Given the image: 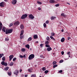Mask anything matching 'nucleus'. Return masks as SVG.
Here are the masks:
<instances>
[{"mask_svg": "<svg viewBox=\"0 0 77 77\" xmlns=\"http://www.w3.org/2000/svg\"><path fill=\"white\" fill-rule=\"evenodd\" d=\"M13 31V29H6V32H5L6 34H9V33H11Z\"/></svg>", "mask_w": 77, "mask_h": 77, "instance_id": "nucleus-1", "label": "nucleus"}, {"mask_svg": "<svg viewBox=\"0 0 77 77\" xmlns=\"http://www.w3.org/2000/svg\"><path fill=\"white\" fill-rule=\"evenodd\" d=\"M35 57V55L33 54H31L29 55V57H28V59H29L30 60H32L33 58Z\"/></svg>", "mask_w": 77, "mask_h": 77, "instance_id": "nucleus-2", "label": "nucleus"}, {"mask_svg": "<svg viewBox=\"0 0 77 77\" xmlns=\"http://www.w3.org/2000/svg\"><path fill=\"white\" fill-rule=\"evenodd\" d=\"M27 17V14H23L22 15V16L21 17V19H22V20H23V19H24L25 18H26V17Z\"/></svg>", "mask_w": 77, "mask_h": 77, "instance_id": "nucleus-3", "label": "nucleus"}, {"mask_svg": "<svg viewBox=\"0 0 77 77\" xmlns=\"http://www.w3.org/2000/svg\"><path fill=\"white\" fill-rule=\"evenodd\" d=\"M29 18L31 20H33L35 18V17L32 14H31L29 15Z\"/></svg>", "mask_w": 77, "mask_h": 77, "instance_id": "nucleus-4", "label": "nucleus"}, {"mask_svg": "<svg viewBox=\"0 0 77 77\" xmlns=\"http://www.w3.org/2000/svg\"><path fill=\"white\" fill-rule=\"evenodd\" d=\"M5 2H2L0 3V6L1 7H5Z\"/></svg>", "mask_w": 77, "mask_h": 77, "instance_id": "nucleus-5", "label": "nucleus"}, {"mask_svg": "<svg viewBox=\"0 0 77 77\" xmlns=\"http://www.w3.org/2000/svg\"><path fill=\"white\" fill-rule=\"evenodd\" d=\"M20 24V22L18 21H17L16 22H15L14 23V26H18Z\"/></svg>", "mask_w": 77, "mask_h": 77, "instance_id": "nucleus-6", "label": "nucleus"}, {"mask_svg": "<svg viewBox=\"0 0 77 77\" xmlns=\"http://www.w3.org/2000/svg\"><path fill=\"white\" fill-rule=\"evenodd\" d=\"M17 0H14L12 1L11 3H12L13 5H15V4L17 3Z\"/></svg>", "mask_w": 77, "mask_h": 77, "instance_id": "nucleus-7", "label": "nucleus"}, {"mask_svg": "<svg viewBox=\"0 0 77 77\" xmlns=\"http://www.w3.org/2000/svg\"><path fill=\"white\" fill-rule=\"evenodd\" d=\"M14 57V55H11L9 57V58L10 59L9 61H11L13 58Z\"/></svg>", "mask_w": 77, "mask_h": 77, "instance_id": "nucleus-8", "label": "nucleus"}, {"mask_svg": "<svg viewBox=\"0 0 77 77\" xmlns=\"http://www.w3.org/2000/svg\"><path fill=\"white\" fill-rule=\"evenodd\" d=\"M14 74H15L16 75H18V74L19 73V72L18 70H17L14 72Z\"/></svg>", "mask_w": 77, "mask_h": 77, "instance_id": "nucleus-9", "label": "nucleus"}, {"mask_svg": "<svg viewBox=\"0 0 77 77\" xmlns=\"http://www.w3.org/2000/svg\"><path fill=\"white\" fill-rule=\"evenodd\" d=\"M6 28H5V27H3L2 29V31L4 32H6Z\"/></svg>", "mask_w": 77, "mask_h": 77, "instance_id": "nucleus-10", "label": "nucleus"}, {"mask_svg": "<svg viewBox=\"0 0 77 77\" xmlns=\"http://www.w3.org/2000/svg\"><path fill=\"white\" fill-rule=\"evenodd\" d=\"M52 50V48H51L49 47V48H47V50L48 51H50L51 50Z\"/></svg>", "mask_w": 77, "mask_h": 77, "instance_id": "nucleus-11", "label": "nucleus"}, {"mask_svg": "<svg viewBox=\"0 0 77 77\" xmlns=\"http://www.w3.org/2000/svg\"><path fill=\"white\" fill-rule=\"evenodd\" d=\"M24 25L23 24H21L20 26V28L22 30H23L24 29Z\"/></svg>", "mask_w": 77, "mask_h": 77, "instance_id": "nucleus-12", "label": "nucleus"}, {"mask_svg": "<svg viewBox=\"0 0 77 77\" xmlns=\"http://www.w3.org/2000/svg\"><path fill=\"white\" fill-rule=\"evenodd\" d=\"M55 2L54 0H50L49 3H54Z\"/></svg>", "mask_w": 77, "mask_h": 77, "instance_id": "nucleus-13", "label": "nucleus"}, {"mask_svg": "<svg viewBox=\"0 0 77 77\" xmlns=\"http://www.w3.org/2000/svg\"><path fill=\"white\" fill-rule=\"evenodd\" d=\"M56 18V17L52 16V17H51V20H54Z\"/></svg>", "mask_w": 77, "mask_h": 77, "instance_id": "nucleus-14", "label": "nucleus"}, {"mask_svg": "<svg viewBox=\"0 0 77 77\" xmlns=\"http://www.w3.org/2000/svg\"><path fill=\"white\" fill-rule=\"evenodd\" d=\"M38 35H35L33 36V38L34 39H36L38 38Z\"/></svg>", "mask_w": 77, "mask_h": 77, "instance_id": "nucleus-15", "label": "nucleus"}, {"mask_svg": "<svg viewBox=\"0 0 77 77\" xmlns=\"http://www.w3.org/2000/svg\"><path fill=\"white\" fill-rule=\"evenodd\" d=\"M61 41L62 42H63L65 41V38L63 37L61 40Z\"/></svg>", "mask_w": 77, "mask_h": 77, "instance_id": "nucleus-16", "label": "nucleus"}, {"mask_svg": "<svg viewBox=\"0 0 77 77\" xmlns=\"http://www.w3.org/2000/svg\"><path fill=\"white\" fill-rule=\"evenodd\" d=\"M32 37H30L29 38H28L27 42H29V41H31L32 40Z\"/></svg>", "mask_w": 77, "mask_h": 77, "instance_id": "nucleus-17", "label": "nucleus"}, {"mask_svg": "<svg viewBox=\"0 0 77 77\" xmlns=\"http://www.w3.org/2000/svg\"><path fill=\"white\" fill-rule=\"evenodd\" d=\"M24 33V30H22L21 31V33L20 34V35L21 36V35H23Z\"/></svg>", "mask_w": 77, "mask_h": 77, "instance_id": "nucleus-18", "label": "nucleus"}, {"mask_svg": "<svg viewBox=\"0 0 77 77\" xmlns=\"http://www.w3.org/2000/svg\"><path fill=\"white\" fill-rule=\"evenodd\" d=\"M32 70H33L32 68H30L28 69V71H29V72H32Z\"/></svg>", "mask_w": 77, "mask_h": 77, "instance_id": "nucleus-19", "label": "nucleus"}, {"mask_svg": "<svg viewBox=\"0 0 77 77\" xmlns=\"http://www.w3.org/2000/svg\"><path fill=\"white\" fill-rule=\"evenodd\" d=\"M45 44L46 45H49V42L48 41L45 42Z\"/></svg>", "mask_w": 77, "mask_h": 77, "instance_id": "nucleus-20", "label": "nucleus"}, {"mask_svg": "<svg viewBox=\"0 0 77 77\" xmlns=\"http://www.w3.org/2000/svg\"><path fill=\"white\" fill-rule=\"evenodd\" d=\"M25 47L26 48H27L28 49H29V48H30V45H26Z\"/></svg>", "mask_w": 77, "mask_h": 77, "instance_id": "nucleus-21", "label": "nucleus"}, {"mask_svg": "<svg viewBox=\"0 0 77 77\" xmlns=\"http://www.w3.org/2000/svg\"><path fill=\"white\" fill-rule=\"evenodd\" d=\"M50 38L51 39H52V40H53L54 41H56V40L54 38L53 36H50Z\"/></svg>", "mask_w": 77, "mask_h": 77, "instance_id": "nucleus-22", "label": "nucleus"}, {"mask_svg": "<svg viewBox=\"0 0 77 77\" xmlns=\"http://www.w3.org/2000/svg\"><path fill=\"white\" fill-rule=\"evenodd\" d=\"M57 64H55L53 66V68H55L56 67H57Z\"/></svg>", "mask_w": 77, "mask_h": 77, "instance_id": "nucleus-23", "label": "nucleus"}, {"mask_svg": "<svg viewBox=\"0 0 77 77\" xmlns=\"http://www.w3.org/2000/svg\"><path fill=\"white\" fill-rule=\"evenodd\" d=\"M21 51H23L24 52H25V51H26V49L24 48H23L21 49Z\"/></svg>", "mask_w": 77, "mask_h": 77, "instance_id": "nucleus-24", "label": "nucleus"}, {"mask_svg": "<svg viewBox=\"0 0 77 77\" xmlns=\"http://www.w3.org/2000/svg\"><path fill=\"white\" fill-rule=\"evenodd\" d=\"M8 69H9V67H7L5 68V70H6V71H8Z\"/></svg>", "mask_w": 77, "mask_h": 77, "instance_id": "nucleus-25", "label": "nucleus"}, {"mask_svg": "<svg viewBox=\"0 0 77 77\" xmlns=\"http://www.w3.org/2000/svg\"><path fill=\"white\" fill-rule=\"evenodd\" d=\"M5 62L4 61H2V63H1V64L2 65H4L5 66Z\"/></svg>", "mask_w": 77, "mask_h": 77, "instance_id": "nucleus-26", "label": "nucleus"}, {"mask_svg": "<svg viewBox=\"0 0 77 77\" xmlns=\"http://www.w3.org/2000/svg\"><path fill=\"white\" fill-rule=\"evenodd\" d=\"M43 26L44 27H47V24H46V23H44Z\"/></svg>", "mask_w": 77, "mask_h": 77, "instance_id": "nucleus-27", "label": "nucleus"}, {"mask_svg": "<svg viewBox=\"0 0 77 77\" xmlns=\"http://www.w3.org/2000/svg\"><path fill=\"white\" fill-rule=\"evenodd\" d=\"M42 70H43V71H45V70H46V68H45V67H43L42 68Z\"/></svg>", "mask_w": 77, "mask_h": 77, "instance_id": "nucleus-28", "label": "nucleus"}, {"mask_svg": "<svg viewBox=\"0 0 77 77\" xmlns=\"http://www.w3.org/2000/svg\"><path fill=\"white\" fill-rule=\"evenodd\" d=\"M37 3L38 4H39V5H41V4H42V3L40 2L37 1Z\"/></svg>", "mask_w": 77, "mask_h": 77, "instance_id": "nucleus-29", "label": "nucleus"}, {"mask_svg": "<svg viewBox=\"0 0 77 77\" xmlns=\"http://www.w3.org/2000/svg\"><path fill=\"white\" fill-rule=\"evenodd\" d=\"M44 45V44L41 43L40 44V46L41 47H43V46Z\"/></svg>", "mask_w": 77, "mask_h": 77, "instance_id": "nucleus-30", "label": "nucleus"}, {"mask_svg": "<svg viewBox=\"0 0 77 77\" xmlns=\"http://www.w3.org/2000/svg\"><path fill=\"white\" fill-rule=\"evenodd\" d=\"M14 65V63L13 62H11L10 63V66H13V65Z\"/></svg>", "mask_w": 77, "mask_h": 77, "instance_id": "nucleus-31", "label": "nucleus"}, {"mask_svg": "<svg viewBox=\"0 0 77 77\" xmlns=\"http://www.w3.org/2000/svg\"><path fill=\"white\" fill-rule=\"evenodd\" d=\"M49 39H50V37H49L48 36L46 38V40H47L48 41H49Z\"/></svg>", "mask_w": 77, "mask_h": 77, "instance_id": "nucleus-32", "label": "nucleus"}, {"mask_svg": "<svg viewBox=\"0 0 77 77\" xmlns=\"http://www.w3.org/2000/svg\"><path fill=\"white\" fill-rule=\"evenodd\" d=\"M13 26V23H11L9 25V27H11V26Z\"/></svg>", "mask_w": 77, "mask_h": 77, "instance_id": "nucleus-33", "label": "nucleus"}, {"mask_svg": "<svg viewBox=\"0 0 77 77\" xmlns=\"http://www.w3.org/2000/svg\"><path fill=\"white\" fill-rule=\"evenodd\" d=\"M51 36H54V33L53 32H52L51 33Z\"/></svg>", "mask_w": 77, "mask_h": 77, "instance_id": "nucleus-34", "label": "nucleus"}, {"mask_svg": "<svg viewBox=\"0 0 77 77\" xmlns=\"http://www.w3.org/2000/svg\"><path fill=\"white\" fill-rule=\"evenodd\" d=\"M45 47H49V48L50 47V46L48 45H45Z\"/></svg>", "mask_w": 77, "mask_h": 77, "instance_id": "nucleus-35", "label": "nucleus"}, {"mask_svg": "<svg viewBox=\"0 0 77 77\" xmlns=\"http://www.w3.org/2000/svg\"><path fill=\"white\" fill-rule=\"evenodd\" d=\"M48 72V70H45L44 72L45 74H47Z\"/></svg>", "mask_w": 77, "mask_h": 77, "instance_id": "nucleus-36", "label": "nucleus"}, {"mask_svg": "<svg viewBox=\"0 0 77 77\" xmlns=\"http://www.w3.org/2000/svg\"><path fill=\"white\" fill-rule=\"evenodd\" d=\"M8 74L9 76H11V74H12V73L11 72H8Z\"/></svg>", "mask_w": 77, "mask_h": 77, "instance_id": "nucleus-37", "label": "nucleus"}, {"mask_svg": "<svg viewBox=\"0 0 77 77\" xmlns=\"http://www.w3.org/2000/svg\"><path fill=\"white\" fill-rule=\"evenodd\" d=\"M56 63H57V62H56L55 61H54L53 62V65H54L55 64H56Z\"/></svg>", "mask_w": 77, "mask_h": 77, "instance_id": "nucleus-38", "label": "nucleus"}, {"mask_svg": "<svg viewBox=\"0 0 77 77\" xmlns=\"http://www.w3.org/2000/svg\"><path fill=\"white\" fill-rule=\"evenodd\" d=\"M3 54H0V58H1V57H2V56H3Z\"/></svg>", "mask_w": 77, "mask_h": 77, "instance_id": "nucleus-39", "label": "nucleus"}, {"mask_svg": "<svg viewBox=\"0 0 77 77\" xmlns=\"http://www.w3.org/2000/svg\"><path fill=\"white\" fill-rule=\"evenodd\" d=\"M2 60L3 61H5V57H3L2 58Z\"/></svg>", "mask_w": 77, "mask_h": 77, "instance_id": "nucleus-40", "label": "nucleus"}, {"mask_svg": "<svg viewBox=\"0 0 77 77\" xmlns=\"http://www.w3.org/2000/svg\"><path fill=\"white\" fill-rule=\"evenodd\" d=\"M5 41H8V40H9V38H5Z\"/></svg>", "mask_w": 77, "mask_h": 77, "instance_id": "nucleus-41", "label": "nucleus"}, {"mask_svg": "<svg viewBox=\"0 0 77 77\" xmlns=\"http://www.w3.org/2000/svg\"><path fill=\"white\" fill-rule=\"evenodd\" d=\"M15 60H17V58H16V57L14 58L13 59V61H15Z\"/></svg>", "mask_w": 77, "mask_h": 77, "instance_id": "nucleus-42", "label": "nucleus"}, {"mask_svg": "<svg viewBox=\"0 0 77 77\" xmlns=\"http://www.w3.org/2000/svg\"><path fill=\"white\" fill-rule=\"evenodd\" d=\"M67 54L68 55H70L71 54V52H70L69 51L67 53Z\"/></svg>", "mask_w": 77, "mask_h": 77, "instance_id": "nucleus-43", "label": "nucleus"}, {"mask_svg": "<svg viewBox=\"0 0 77 77\" xmlns=\"http://www.w3.org/2000/svg\"><path fill=\"white\" fill-rule=\"evenodd\" d=\"M63 62V60H60V63H62Z\"/></svg>", "mask_w": 77, "mask_h": 77, "instance_id": "nucleus-44", "label": "nucleus"}, {"mask_svg": "<svg viewBox=\"0 0 77 77\" xmlns=\"http://www.w3.org/2000/svg\"><path fill=\"white\" fill-rule=\"evenodd\" d=\"M24 37L23 36V35H21L20 37V39H22L23 38V37Z\"/></svg>", "mask_w": 77, "mask_h": 77, "instance_id": "nucleus-45", "label": "nucleus"}, {"mask_svg": "<svg viewBox=\"0 0 77 77\" xmlns=\"http://www.w3.org/2000/svg\"><path fill=\"white\" fill-rule=\"evenodd\" d=\"M63 72V71L62 70H61L59 71L58 72H59V73H61V72Z\"/></svg>", "mask_w": 77, "mask_h": 77, "instance_id": "nucleus-46", "label": "nucleus"}, {"mask_svg": "<svg viewBox=\"0 0 77 77\" xmlns=\"http://www.w3.org/2000/svg\"><path fill=\"white\" fill-rule=\"evenodd\" d=\"M49 23V21L48 20H47L45 22V23H46V24H48Z\"/></svg>", "mask_w": 77, "mask_h": 77, "instance_id": "nucleus-47", "label": "nucleus"}, {"mask_svg": "<svg viewBox=\"0 0 77 77\" xmlns=\"http://www.w3.org/2000/svg\"><path fill=\"white\" fill-rule=\"evenodd\" d=\"M3 26H0V31H1L2 30V29Z\"/></svg>", "mask_w": 77, "mask_h": 77, "instance_id": "nucleus-48", "label": "nucleus"}, {"mask_svg": "<svg viewBox=\"0 0 77 77\" xmlns=\"http://www.w3.org/2000/svg\"><path fill=\"white\" fill-rule=\"evenodd\" d=\"M20 58H23L24 57H23V56H22V55H20Z\"/></svg>", "mask_w": 77, "mask_h": 77, "instance_id": "nucleus-49", "label": "nucleus"}, {"mask_svg": "<svg viewBox=\"0 0 77 77\" xmlns=\"http://www.w3.org/2000/svg\"><path fill=\"white\" fill-rule=\"evenodd\" d=\"M61 53L62 55H63V54H64V52L63 51H62Z\"/></svg>", "mask_w": 77, "mask_h": 77, "instance_id": "nucleus-50", "label": "nucleus"}, {"mask_svg": "<svg viewBox=\"0 0 77 77\" xmlns=\"http://www.w3.org/2000/svg\"><path fill=\"white\" fill-rule=\"evenodd\" d=\"M40 57H41L42 58H44V57L43 56V55H40Z\"/></svg>", "mask_w": 77, "mask_h": 77, "instance_id": "nucleus-51", "label": "nucleus"}, {"mask_svg": "<svg viewBox=\"0 0 77 77\" xmlns=\"http://www.w3.org/2000/svg\"><path fill=\"white\" fill-rule=\"evenodd\" d=\"M36 76L35 75H31V77H35Z\"/></svg>", "mask_w": 77, "mask_h": 77, "instance_id": "nucleus-52", "label": "nucleus"}, {"mask_svg": "<svg viewBox=\"0 0 77 77\" xmlns=\"http://www.w3.org/2000/svg\"><path fill=\"white\" fill-rule=\"evenodd\" d=\"M59 6V5L58 4H56L55 5L56 7H58Z\"/></svg>", "mask_w": 77, "mask_h": 77, "instance_id": "nucleus-53", "label": "nucleus"}, {"mask_svg": "<svg viewBox=\"0 0 77 77\" xmlns=\"http://www.w3.org/2000/svg\"><path fill=\"white\" fill-rule=\"evenodd\" d=\"M5 66H7V65H8V64H7V63H5Z\"/></svg>", "mask_w": 77, "mask_h": 77, "instance_id": "nucleus-54", "label": "nucleus"}, {"mask_svg": "<svg viewBox=\"0 0 77 77\" xmlns=\"http://www.w3.org/2000/svg\"><path fill=\"white\" fill-rule=\"evenodd\" d=\"M64 15H65V14H64V13L62 14H61V16H63V17L64 16Z\"/></svg>", "mask_w": 77, "mask_h": 77, "instance_id": "nucleus-55", "label": "nucleus"}, {"mask_svg": "<svg viewBox=\"0 0 77 77\" xmlns=\"http://www.w3.org/2000/svg\"><path fill=\"white\" fill-rule=\"evenodd\" d=\"M38 10L39 11H41V8H38Z\"/></svg>", "mask_w": 77, "mask_h": 77, "instance_id": "nucleus-56", "label": "nucleus"}, {"mask_svg": "<svg viewBox=\"0 0 77 77\" xmlns=\"http://www.w3.org/2000/svg\"><path fill=\"white\" fill-rule=\"evenodd\" d=\"M2 22H1V23H0V26H2Z\"/></svg>", "mask_w": 77, "mask_h": 77, "instance_id": "nucleus-57", "label": "nucleus"}, {"mask_svg": "<svg viewBox=\"0 0 77 77\" xmlns=\"http://www.w3.org/2000/svg\"><path fill=\"white\" fill-rule=\"evenodd\" d=\"M71 39V38L70 37H68V40H69Z\"/></svg>", "mask_w": 77, "mask_h": 77, "instance_id": "nucleus-58", "label": "nucleus"}, {"mask_svg": "<svg viewBox=\"0 0 77 77\" xmlns=\"http://www.w3.org/2000/svg\"><path fill=\"white\" fill-rule=\"evenodd\" d=\"M23 56L24 58H26V55H24Z\"/></svg>", "mask_w": 77, "mask_h": 77, "instance_id": "nucleus-59", "label": "nucleus"}, {"mask_svg": "<svg viewBox=\"0 0 77 77\" xmlns=\"http://www.w3.org/2000/svg\"><path fill=\"white\" fill-rule=\"evenodd\" d=\"M25 77H27V75H25Z\"/></svg>", "mask_w": 77, "mask_h": 77, "instance_id": "nucleus-60", "label": "nucleus"}, {"mask_svg": "<svg viewBox=\"0 0 77 77\" xmlns=\"http://www.w3.org/2000/svg\"><path fill=\"white\" fill-rule=\"evenodd\" d=\"M63 17H66V15L64 14V16H63Z\"/></svg>", "mask_w": 77, "mask_h": 77, "instance_id": "nucleus-61", "label": "nucleus"}, {"mask_svg": "<svg viewBox=\"0 0 77 77\" xmlns=\"http://www.w3.org/2000/svg\"><path fill=\"white\" fill-rule=\"evenodd\" d=\"M44 51H47V49H44Z\"/></svg>", "mask_w": 77, "mask_h": 77, "instance_id": "nucleus-62", "label": "nucleus"}, {"mask_svg": "<svg viewBox=\"0 0 77 77\" xmlns=\"http://www.w3.org/2000/svg\"><path fill=\"white\" fill-rule=\"evenodd\" d=\"M61 32H63V29H62L61 30Z\"/></svg>", "mask_w": 77, "mask_h": 77, "instance_id": "nucleus-63", "label": "nucleus"}, {"mask_svg": "<svg viewBox=\"0 0 77 77\" xmlns=\"http://www.w3.org/2000/svg\"><path fill=\"white\" fill-rule=\"evenodd\" d=\"M67 4H68V5H70V4L68 2H67L66 3Z\"/></svg>", "mask_w": 77, "mask_h": 77, "instance_id": "nucleus-64", "label": "nucleus"}]
</instances>
